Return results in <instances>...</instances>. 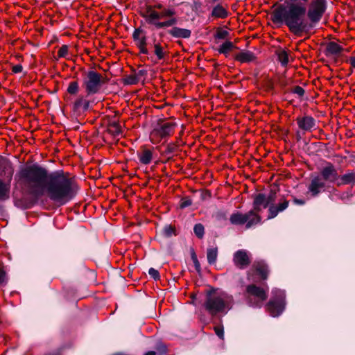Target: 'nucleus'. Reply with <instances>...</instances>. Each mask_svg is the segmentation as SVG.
I'll return each mask as SVG.
<instances>
[{
  "mask_svg": "<svg viewBox=\"0 0 355 355\" xmlns=\"http://www.w3.org/2000/svg\"><path fill=\"white\" fill-rule=\"evenodd\" d=\"M293 92L299 96H302L304 94V89L300 86L294 87Z\"/></svg>",
  "mask_w": 355,
  "mask_h": 355,
  "instance_id": "41",
  "label": "nucleus"
},
{
  "mask_svg": "<svg viewBox=\"0 0 355 355\" xmlns=\"http://www.w3.org/2000/svg\"><path fill=\"white\" fill-rule=\"evenodd\" d=\"M236 59L241 62H250L255 59V55L250 51H243L236 55Z\"/></svg>",
  "mask_w": 355,
  "mask_h": 355,
  "instance_id": "22",
  "label": "nucleus"
},
{
  "mask_svg": "<svg viewBox=\"0 0 355 355\" xmlns=\"http://www.w3.org/2000/svg\"><path fill=\"white\" fill-rule=\"evenodd\" d=\"M89 101L85 99L83 96H80L74 102L73 107L75 110L82 109L83 111H86L89 109Z\"/></svg>",
  "mask_w": 355,
  "mask_h": 355,
  "instance_id": "23",
  "label": "nucleus"
},
{
  "mask_svg": "<svg viewBox=\"0 0 355 355\" xmlns=\"http://www.w3.org/2000/svg\"><path fill=\"white\" fill-rule=\"evenodd\" d=\"M22 69H23V67L21 64H16L12 67V72L15 73L21 72Z\"/></svg>",
  "mask_w": 355,
  "mask_h": 355,
  "instance_id": "43",
  "label": "nucleus"
},
{
  "mask_svg": "<svg viewBox=\"0 0 355 355\" xmlns=\"http://www.w3.org/2000/svg\"><path fill=\"white\" fill-rule=\"evenodd\" d=\"M15 179L28 194L40 197L46 193L50 200L61 205L70 201L76 193V183L68 173L62 171L49 173L37 164L21 168Z\"/></svg>",
  "mask_w": 355,
  "mask_h": 355,
  "instance_id": "1",
  "label": "nucleus"
},
{
  "mask_svg": "<svg viewBox=\"0 0 355 355\" xmlns=\"http://www.w3.org/2000/svg\"><path fill=\"white\" fill-rule=\"evenodd\" d=\"M349 64L355 68V57H352L349 60Z\"/></svg>",
  "mask_w": 355,
  "mask_h": 355,
  "instance_id": "49",
  "label": "nucleus"
},
{
  "mask_svg": "<svg viewBox=\"0 0 355 355\" xmlns=\"http://www.w3.org/2000/svg\"><path fill=\"white\" fill-rule=\"evenodd\" d=\"M104 80L102 74L94 70L87 71L83 79V87L87 96L96 94L100 92Z\"/></svg>",
  "mask_w": 355,
  "mask_h": 355,
  "instance_id": "6",
  "label": "nucleus"
},
{
  "mask_svg": "<svg viewBox=\"0 0 355 355\" xmlns=\"http://www.w3.org/2000/svg\"><path fill=\"white\" fill-rule=\"evenodd\" d=\"M79 89V85L77 81L71 82L68 86L67 92L70 94H76Z\"/></svg>",
  "mask_w": 355,
  "mask_h": 355,
  "instance_id": "30",
  "label": "nucleus"
},
{
  "mask_svg": "<svg viewBox=\"0 0 355 355\" xmlns=\"http://www.w3.org/2000/svg\"><path fill=\"white\" fill-rule=\"evenodd\" d=\"M137 80L135 77L130 76L127 78V83L130 85L137 83Z\"/></svg>",
  "mask_w": 355,
  "mask_h": 355,
  "instance_id": "45",
  "label": "nucleus"
},
{
  "mask_svg": "<svg viewBox=\"0 0 355 355\" xmlns=\"http://www.w3.org/2000/svg\"><path fill=\"white\" fill-rule=\"evenodd\" d=\"M214 331L216 334L221 339L224 337V330L223 327H215Z\"/></svg>",
  "mask_w": 355,
  "mask_h": 355,
  "instance_id": "40",
  "label": "nucleus"
},
{
  "mask_svg": "<svg viewBox=\"0 0 355 355\" xmlns=\"http://www.w3.org/2000/svg\"><path fill=\"white\" fill-rule=\"evenodd\" d=\"M13 173V167L9 162L0 161V201H5L10 198Z\"/></svg>",
  "mask_w": 355,
  "mask_h": 355,
  "instance_id": "5",
  "label": "nucleus"
},
{
  "mask_svg": "<svg viewBox=\"0 0 355 355\" xmlns=\"http://www.w3.org/2000/svg\"><path fill=\"white\" fill-rule=\"evenodd\" d=\"M155 8L159 9L160 11L148 8L144 15L148 24L154 26L157 29H161L173 26L177 24L178 19L174 17L175 11L173 8H165L161 3L156 4Z\"/></svg>",
  "mask_w": 355,
  "mask_h": 355,
  "instance_id": "4",
  "label": "nucleus"
},
{
  "mask_svg": "<svg viewBox=\"0 0 355 355\" xmlns=\"http://www.w3.org/2000/svg\"><path fill=\"white\" fill-rule=\"evenodd\" d=\"M234 305L232 295L219 289H212L207 293L204 302L205 310L212 316L226 315Z\"/></svg>",
  "mask_w": 355,
  "mask_h": 355,
  "instance_id": "3",
  "label": "nucleus"
},
{
  "mask_svg": "<svg viewBox=\"0 0 355 355\" xmlns=\"http://www.w3.org/2000/svg\"><path fill=\"white\" fill-rule=\"evenodd\" d=\"M218 257V248L216 247L209 248L207 250V261L209 264L216 263Z\"/></svg>",
  "mask_w": 355,
  "mask_h": 355,
  "instance_id": "25",
  "label": "nucleus"
},
{
  "mask_svg": "<svg viewBox=\"0 0 355 355\" xmlns=\"http://www.w3.org/2000/svg\"><path fill=\"white\" fill-rule=\"evenodd\" d=\"M299 128L304 132H311L315 126V120L311 116H304L296 119Z\"/></svg>",
  "mask_w": 355,
  "mask_h": 355,
  "instance_id": "16",
  "label": "nucleus"
},
{
  "mask_svg": "<svg viewBox=\"0 0 355 355\" xmlns=\"http://www.w3.org/2000/svg\"><path fill=\"white\" fill-rule=\"evenodd\" d=\"M58 55L59 58H67L68 55V46L62 45L58 50Z\"/></svg>",
  "mask_w": 355,
  "mask_h": 355,
  "instance_id": "33",
  "label": "nucleus"
},
{
  "mask_svg": "<svg viewBox=\"0 0 355 355\" xmlns=\"http://www.w3.org/2000/svg\"><path fill=\"white\" fill-rule=\"evenodd\" d=\"M193 264H194V266H195V268H196V271L198 273H200V271H201V268H200V262L198 261V260L194 261Z\"/></svg>",
  "mask_w": 355,
  "mask_h": 355,
  "instance_id": "46",
  "label": "nucleus"
},
{
  "mask_svg": "<svg viewBox=\"0 0 355 355\" xmlns=\"http://www.w3.org/2000/svg\"><path fill=\"white\" fill-rule=\"evenodd\" d=\"M148 274L150 276L153 278L155 280H157L159 279V273L157 270L150 268L148 270Z\"/></svg>",
  "mask_w": 355,
  "mask_h": 355,
  "instance_id": "35",
  "label": "nucleus"
},
{
  "mask_svg": "<svg viewBox=\"0 0 355 355\" xmlns=\"http://www.w3.org/2000/svg\"><path fill=\"white\" fill-rule=\"evenodd\" d=\"M327 9L326 0H313L309 4V8H306V15L310 21L309 25H312V28L318 23Z\"/></svg>",
  "mask_w": 355,
  "mask_h": 355,
  "instance_id": "8",
  "label": "nucleus"
},
{
  "mask_svg": "<svg viewBox=\"0 0 355 355\" xmlns=\"http://www.w3.org/2000/svg\"><path fill=\"white\" fill-rule=\"evenodd\" d=\"M193 231H194L195 234L198 238L203 237L204 233H205V228L202 224L198 223V224L195 225V226L193 227Z\"/></svg>",
  "mask_w": 355,
  "mask_h": 355,
  "instance_id": "31",
  "label": "nucleus"
},
{
  "mask_svg": "<svg viewBox=\"0 0 355 355\" xmlns=\"http://www.w3.org/2000/svg\"><path fill=\"white\" fill-rule=\"evenodd\" d=\"M286 1H294L297 3H304L306 4L308 0H287Z\"/></svg>",
  "mask_w": 355,
  "mask_h": 355,
  "instance_id": "51",
  "label": "nucleus"
},
{
  "mask_svg": "<svg viewBox=\"0 0 355 355\" xmlns=\"http://www.w3.org/2000/svg\"><path fill=\"white\" fill-rule=\"evenodd\" d=\"M157 349L160 355H165L166 353V347L164 345L160 343L157 345Z\"/></svg>",
  "mask_w": 355,
  "mask_h": 355,
  "instance_id": "42",
  "label": "nucleus"
},
{
  "mask_svg": "<svg viewBox=\"0 0 355 355\" xmlns=\"http://www.w3.org/2000/svg\"><path fill=\"white\" fill-rule=\"evenodd\" d=\"M272 297L267 304V309L272 317L279 316L285 308V292L280 289L272 291Z\"/></svg>",
  "mask_w": 355,
  "mask_h": 355,
  "instance_id": "7",
  "label": "nucleus"
},
{
  "mask_svg": "<svg viewBox=\"0 0 355 355\" xmlns=\"http://www.w3.org/2000/svg\"><path fill=\"white\" fill-rule=\"evenodd\" d=\"M247 300L250 306L260 307L267 299V290L255 285H249L246 288Z\"/></svg>",
  "mask_w": 355,
  "mask_h": 355,
  "instance_id": "9",
  "label": "nucleus"
},
{
  "mask_svg": "<svg viewBox=\"0 0 355 355\" xmlns=\"http://www.w3.org/2000/svg\"><path fill=\"white\" fill-rule=\"evenodd\" d=\"M168 33L174 38L188 39L191 35V31L189 29L182 28L174 26L168 31Z\"/></svg>",
  "mask_w": 355,
  "mask_h": 355,
  "instance_id": "18",
  "label": "nucleus"
},
{
  "mask_svg": "<svg viewBox=\"0 0 355 355\" xmlns=\"http://www.w3.org/2000/svg\"><path fill=\"white\" fill-rule=\"evenodd\" d=\"M271 19L275 24H284L297 36L307 33L312 28V25H309L306 4L304 3L285 1L275 9Z\"/></svg>",
  "mask_w": 355,
  "mask_h": 355,
  "instance_id": "2",
  "label": "nucleus"
},
{
  "mask_svg": "<svg viewBox=\"0 0 355 355\" xmlns=\"http://www.w3.org/2000/svg\"><path fill=\"white\" fill-rule=\"evenodd\" d=\"M191 204H192L191 200L189 198H182L181 200L180 206L182 209H184V208H186V207L190 206Z\"/></svg>",
  "mask_w": 355,
  "mask_h": 355,
  "instance_id": "38",
  "label": "nucleus"
},
{
  "mask_svg": "<svg viewBox=\"0 0 355 355\" xmlns=\"http://www.w3.org/2000/svg\"><path fill=\"white\" fill-rule=\"evenodd\" d=\"M212 15L218 18H225L227 12L226 10L220 5H217L213 8Z\"/></svg>",
  "mask_w": 355,
  "mask_h": 355,
  "instance_id": "27",
  "label": "nucleus"
},
{
  "mask_svg": "<svg viewBox=\"0 0 355 355\" xmlns=\"http://www.w3.org/2000/svg\"><path fill=\"white\" fill-rule=\"evenodd\" d=\"M276 193L270 192L268 196L263 193H259L254 197L253 202V210L254 212H259L262 209L266 208L268 206L270 207L272 203L275 202Z\"/></svg>",
  "mask_w": 355,
  "mask_h": 355,
  "instance_id": "11",
  "label": "nucleus"
},
{
  "mask_svg": "<svg viewBox=\"0 0 355 355\" xmlns=\"http://www.w3.org/2000/svg\"><path fill=\"white\" fill-rule=\"evenodd\" d=\"M233 261L235 266L241 269L247 267L250 263V254L245 250H239L233 257Z\"/></svg>",
  "mask_w": 355,
  "mask_h": 355,
  "instance_id": "14",
  "label": "nucleus"
},
{
  "mask_svg": "<svg viewBox=\"0 0 355 355\" xmlns=\"http://www.w3.org/2000/svg\"><path fill=\"white\" fill-rule=\"evenodd\" d=\"M326 51L327 55H338L342 52L343 47L334 42H331L327 44Z\"/></svg>",
  "mask_w": 355,
  "mask_h": 355,
  "instance_id": "24",
  "label": "nucleus"
},
{
  "mask_svg": "<svg viewBox=\"0 0 355 355\" xmlns=\"http://www.w3.org/2000/svg\"><path fill=\"white\" fill-rule=\"evenodd\" d=\"M326 182L338 184V173L336 166L330 163H327L320 170L319 175Z\"/></svg>",
  "mask_w": 355,
  "mask_h": 355,
  "instance_id": "12",
  "label": "nucleus"
},
{
  "mask_svg": "<svg viewBox=\"0 0 355 355\" xmlns=\"http://www.w3.org/2000/svg\"><path fill=\"white\" fill-rule=\"evenodd\" d=\"M146 37L145 36H142L141 41H140V44H138V47L140 50V53H141L143 54L148 53V50L146 49Z\"/></svg>",
  "mask_w": 355,
  "mask_h": 355,
  "instance_id": "32",
  "label": "nucleus"
},
{
  "mask_svg": "<svg viewBox=\"0 0 355 355\" xmlns=\"http://www.w3.org/2000/svg\"><path fill=\"white\" fill-rule=\"evenodd\" d=\"M176 123L172 121H166L159 124L153 131V134L164 138L170 136L174 131Z\"/></svg>",
  "mask_w": 355,
  "mask_h": 355,
  "instance_id": "13",
  "label": "nucleus"
},
{
  "mask_svg": "<svg viewBox=\"0 0 355 355\" xmlns=\"http://www.w3.org/2000/svg\"><path fill=\"white\" fill-rule=\"evenodd\" d=\"M288 204H289V202L286 199H283L277 205H274V203H272L269 207L268 218H273L275 216H277V215L279 212L283 211L288 207Z\"/></svg>",
  "mask_w": 355,
  "mask_h": 355,
  "instance_id": "17",
  "label": "nucleus"
},
{
  "mask_svg": "<svg viewBox=\"0 0 355 355\" xmlns=\"http://www.w3.org/2000/svg\"><path fill=\"white\" fill-rule=\"evenodd\" d=\"M277 58L282 66H286L289 62L287 51L281 50L277 53Z\"/></svg>",
  "mask_w": 355,
  "mask_h": 355,
  "instance_id": "29",
  "label": "nucleus"
},
{
  "mask_svg": "<svg viewBox=\"0 0 355 355\" xmlns=\"http://www.w3.org/2000/svg\"><path fill=\"white\" fill-rule=\"evenodd\" d=\"M163 231H164V235L166 236H171L175 234V230L171 226L164 227Z\"/></svg>",
  "mask_w": 355,
  "mask_h": 355,
  "instance_id": "36",
  "label": "nucleus"
},
{
  "mask_svg": "<svg viewBox=\"0 0 355 355\" xmlns=\"http://www.w3.org/2000/svg\"><path fill=\"white\" fill-rule=\"evenodd\" d=\"M174 149H175L174 146L169 145L166 148V153H172L174 151Z\"/></svg>",
  "mask_w": 355,
  "mask_h": 355,
  "instance_id": "47",
  "label": "nucleus"
},
{
  "mask_svg": "<svg viewBox=\"0 0 355 355\" xmlns=\"http://www.w3.org/2000/svg\"><path fill=\"white\" fill-rule=\"evenodd\" d=\"M137 157L141 164L148 165L153 159V151L148 148H143L140 152L137 153Z\"/></svg>",
  "mask_w": 355,
  "mask_h": 355,
  "instance_id": "19",
  "label": "nucleus"
},
{
  "mask_svg": "<svg viewBox=\"0 0 355 355\" xmlns=\"http://www.w3.org/2000/svg\"><path fill=\"white\" fill-rule=\"evenodd\" d=\"M191 259H192L193 262H194V261L198 260L197 256H196V254L194 251L191 252Z\"/></svg>",
  "mask_w": 355,
  "mask_h": 355,
  "instance_id": "50",
  "label": "nucleus"
},
{
  "mask_svg": "<svg viewBox=\"0 0 355 355\" xmlns=\"http://www.w3.org/2000/svg\"><path fill=\"white\" fill-rule=\"evenodd\" d=\"M325 181L320 176H314L311 181L308 187L309 191L313 196H318L321 191L325 187Z\"/></svg>",
  "mask_w": 355,
  "mask_h": 355,
  "instance_id": "15",
  "label": "nucleus"
},
{
  "mask_svg": "<svg viewBox=\"0 0 355 355\" xmlns=\"http://www.w3.org/2000/svg\"><path fill=\"white\" fill-rule=\"evenodd\" d=\"M154 53L158 60H164L166 55V51H164V48L159 43H155Z\"/></svg>",
  "mask_w": 355,
  "mask_h": 355,
  "instance_id": "26",
  "label": "nucleus"
},
{
  "mask_svg": "<svg viewBox=\"0 0 355 355\" xmlns=\"http://www.w3.org/2000/svg\"><path fill=\"white\" fill-rule=\"evenodd\" d=\"M230 220L233 225H243L246 223V228H250L252 226L259 223L261 218L254 211H250L246 214L234 213L231 215Z\"/></svg>",
  "mask_w": 355,
  "mask_h": 355,
  "instance_id": "10",
  "label": "nucleus"
},
{
  "mask_svg": "<svg viewBox=\"0 0 355 355\" xmlns=\"http://www.w3.org/2000/svg\"><path fill=\"white\" fill-rule=\"evenodd\" d=\"M141 33V31L139 29H136L133 33V38L135 41L137 42V44H140V41L142 37L140 36Z\"/></svg>",
  "mask_w": 355,
  "mask_h": 355,
  "instance_id": "39",
  "label": "nucleus"
},
{
  "mask_svg": "<svg viewBox=\"0 0 355 355\" xmlns=\"http://www.w3.org/2000/svg\"><path fill=\"white\" fill-rule=\"evenodd\" d=\"M355 183V172L350 171L343 175H339L338 186Z\"/></svg>",
  "mask_w": 355,
  "mask_h": 355,
  "instance_id": "20",
  "label": "nucleus"
},
{
  "mask_svg": "<svg viewBox=\"0 0 355 355\" xmlns=\"http://www.w3.org/2000/svg\"><path fill=\"white\" fill-rule=\"evenodd\" d=\"M144 355H156V353L154 351H149L146 352Z\"/></svg>",
  "mask_w": 355,
  "mask_h": 355,
  "instance_id": "52",
  "label": "nucleus"
},
{
  "mask_svg": "<svg viewBox=\"0 0 355 355\" xmlns=\"http://www.w3.org/2000/svg\"><path fill=\"white\" fill-rule=\"evenodd\" d=\"M110 131L115 135H119L121 133V128L115 123L111 126Z\"/></svg>",
  "mask_w": 355,
  "mask_h": 355,
  "instance_id": "37",
  "label": "nucleus"
},
{
  "mask_svg": "<svg viewBox=\"0 0 355 355\" xmlns=\"http://www.w3.org/2000/svg\"><path fill=\"white\" fill-rule=\"evenodd\" d=\"M279 83L282 86H285L286 85V83L285 80H284V79H281L279 80Z\"/></svg>",
  "mask_w": 355,
  "mask_h": 355,
  "instance_id": "53",
  "label": "nucleus"
},
{
  "mask_svg": "<svg viewBox=\"0 0 355 355\" xmlns=\"http://www.w3.org/2000/svg\"><path fill=\"white\" fill-rule=\"evenodd\" d=\"M233 48L234 44L230 41H226L219 46L218 51L221 54L227 55Z\"/></svg>",
  "mask_w": 355,
  "mask_h": 355,
  "instance_id": "28",
  "label": "nucleus"
},
{
  "mask_svg": "<svg viewBox=\"0 0 355 355\" xmlns=\"http://www.w3.org/2000/svg\"><path fill=\"white\" fill-rule=\"evenodd\" d=\"M228 35L229 32L227 31L219 29L217 31L215 37L217 39L224 40L227 37Z\"/></svg>",
  "mask_w": 355,
  "mask_h": 355,
  "instance_id": "34",
  "label": "nucleus"
},
{
  "mask_svg": "<svg viewBox=\"0 0 355 355\" xmlns=\"http://www.w3.org/2000/svg\"><path fill=\"white\" fill-rule=\"evenodd\" d=\"M254 268L257 275L261 279H266L268 277V270L267 266L263 261H258L254 264Z\"/></svg>",
  "mask_w": 355,
  "mask_h": 355,
  "instance_id": "21",
  "label": "nucleus"
},
{
  "mask_svg": "<svg viewBox=\"0 0 355 355\" xmlns=\"http://www.w3.org/2000/svg\"><path fill=\"white\" fill-rule=\"evenodd\" d=\"M294 203L296 204V205H302L305 203V201L304 200H302V199H294Z\"/></svg>",
  "mask_w": 355,
  "mask_h": 355,
  "instance_id": "48",
  "label": "nucleus"
},
{
  "mask_svg": "<svg viewBox=\"0 0 355 355\" xmlns=\"http://www.w3.org/2000/svg\"><path fill=\"white\" fill-rule=\"evenodd\" d=\"M6 279V273L4 270L0 268V284L3 283Z\"/></svg>",
  "mask_w": 355,
  "mask_h": 355,
  "instance_id": "44",
  "label": "nucleus"
}]
</instances>
